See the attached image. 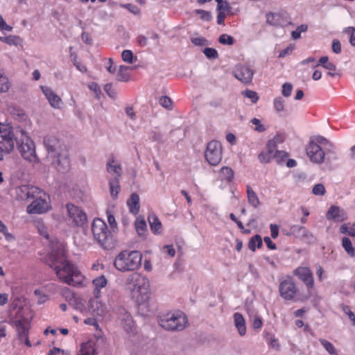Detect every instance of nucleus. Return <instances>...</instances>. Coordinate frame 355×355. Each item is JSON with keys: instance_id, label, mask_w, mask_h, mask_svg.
I'll return each mask as SVG.
<instances>
[{"instance_id": "1", "label": "nucleus", "mask_w": 355, "mask_h": 355, "mask_svg": "<svg viewBox=\"0 0 355 355\" xmlns=\"http://www.w3.org/2000/svg\"><path fill=\"white\" fill-rule=\"evenodd\" d=\"M42 260L53 270L59 280L71 286L83 283L84 275L67 259L65 245L57 240L50 241L49 252Z\"/></svg>"}, {"instance_id": "2", "label": "nucleus", "mask_w": 355, "mask_h": 355, "mask_svg": "<svg viewBox=\"0 0 355 355\" xmlns=\"http://www.w3.org/2000/svg\"><path fill=\"white\" fill-rule=\"evenodd\" d=\"M17 192L21 200L33 199L32 203L27 207L28 213L43 214L49 209V196L39 187L22 185L17 189Z\"/></svg>"}, {"instance_id": "3", "label": "nucleus", "mask_w": 355, "mask_h": 355, "mask_svg": "<svg viewBox=\"0 0 355 355\" xmlns=\"http://www.w3.org/2000/svg\"><path fill=\"white\" fill-rule=\"evenodd\" d=\"M44 145L48 152V157L54 158L52 164L58 171L64 173L69 168V159L61 141L54 135H48L44 138Z\"/></svg>"}, {"instance_id": "4", "label": "nucleus", "mask_w": 355, "mask_h": 355, "mask_svg": "<svg viewBox=\"0 0 355 355\" xmlns=\"http://www.w3.org/2000/svg\"><path fill=\"white\" fill-rule=\"evenodd\" d=\"M125 288L137 302L142 303L150 297V282L144 275L139 272L130 274L125 279Z\"/></svg>"}, {"instance_id": "5", "label": "nucleus", "mask_w": 355, "mask_h": 355, "mask_svg": "<svg viewBox=\"0 0 355 355\" xmlns=\"http://www.w3.org/2000/svg\"><path fill=\"white\" fill-rule=\"evenodd\" d=\"M143 255L137 250H125L119 252L114 261V268L121 272H133L141 266Z\"/></svg>"}, {"instance_id": "6", "label": "nucleus", "mask_w": 355, "mask_h": 355, "mask_svg": "<svg viewBox=\"0 0 355 355\" xmlns=\"http://www.w3.org/2000/svg\"><path fill=\"white\" fill-rule=\"evenodd\" d=\"M332 145L322 136L311 137L306 148V152L310 161L315 164H322L325 155L331 151Z\"/></svg>"}, {"instance_id": "7", "label": "nucleus", "mask_w": 355, "mask_h": 355, "mask_svg": "<svg viewBox=\"0 0 355 355\" xmlns=\"http://www.w3.org/2000/svg\"><path fill=\"white\" fill-rule=\"evenodd\" d=\"M158 323L165 330L178 331L186 327L188 320L182 311H173L161 313L158 316Z\"/></svg>"}, {"instance_id": "8", "label": "nucleus", "mask_w": 355, "mask_h": 355, "mask_svg": "<svg viewBox=\"0 0 355 355\" xmlns=\"http://www.w3.org/2000/svg\"><path fill=\"white\" fill-rule=\"evenodd\" d=\"M92 231L94 239L105 250L114 248V243L112 233L108 230L106 223L99 218L93 220Z\"/></svg>"}, {"instance_id": "9", "label": "nucleus", "mask_w": 355, "mask_h": 355, "mask_svg": "<svg viewBox=\"0 0 355 355\" xmlns=\"http://www.w3.org/2000/svg\"><path fill=\"white\" fill-rule=\"evenodd\" d=\"M15 138L12 126L8 123L0 122V148L10 153L15 148Z\"/></svg>"}, {"instance_id": "10", "label": "nucleus", "mask_w": 355, "mask_h": 355, "mask_svg": "<svg viewBox=\"0 0 355 355\" xmlns=\"http://www.w3.org/2000/svg\"><path fill=\"white\" fill-rule=\"evenodd\" d=\"M21 143L18 145V149L23 158L30 162H37L38 159L35 154V144L27 133L21 130Z\"/></svg>"}, {"instance_id": "11", "label": "nucleus", "mask_w": 355, "mask_h": 355, "mask_svg": "<svg viewBox=\"0 0 355 355\" xmlns=\"http://www.w3.org/2000/svg\"><path fill=\"white\" fill-rule=\"evenodd\" d=\"M223 157V147L221 144L216 141H209L205 151V160L211 166H217Z\"/></svg>"}, {"instance_id": "12", "label": "nucleus", "mask_w": 355, "mask_h": 355, "mask_svg": "<svg viewBox=\"0 0 355 355\" xmlns=\"http://www.w3.org/2000/svg\"><path fill=\"white\" fill-rule=\"evenodd\" d=\"M279 295L285 300H293L297 293L294 279L291 276H286L279 279Z\"/></svg>"}, {"instance_id": "13", "label": "nucleus", "mask_w": 355, "mask_h": 355, "mask_svg": "<svg viewBox=\"0 0 355 355\" xmlns=\"http://www.w3.org/2000/svg\"><path fill=\"white\" fill-rule=\"evenodd\" d=\"M89 313L93 317L103 318L108 312L107 306L101 299V295H94L88 302Z\"/></svg>"}, {"instance_id": "14", "label": "nucleus", "mask_w": 355, "mask_h": 355, "mask_svg": "<svg viewBox=\"0 0 355 355\" xmlns=\"http://www.w3.org/2000/svg\"><path fill=\"white\" fill-rule=\"evenodd\" d=\"M12 322L17 329L19 340L24 342L27 347H31L32 345L28 337L31 324L30 318H21L13 320Z\"/></svg>"}, {"instance_id": "15", "label": "nucleus", "mask_w": 355, "mask_h": 355, "mask_svg": "<svg viewBox=\"0 0 355 355\" xmlns=\"http://www.w3.org/2000/svg\"><path fill=\"white\" fill-rule=\"evenodd\" d=\"M232 73L243 84H250L252 80L254 71L249 65L239 63L235 65Z\"/></svg>"}, {"instance_id": "16", "label": "nucleus", "mask_w": 355, "mask_h": 355, "mask_svg": "<svg viewBox=\"0 0 355 355\" xmlns=\"http://www.w3.org/2000/svg\"><path fill=\"white\" fill-rule=\"evenodd\" d=\"M67 209L69 219L76 226H82L87 222V216L78 207L67 204Z\"/></svg>"}, {"instance_id": "17", "label": "nucleus", "mask_w": 355, "mask_h": 355, "mask_svg": "<svg viewBox=\"0 0 355 355\" xmlns=\"http://www.w3.org/2000/svg\"><path fill=\"white\" fill-rule=\"evenodd\" d=\"M293 274L306 286L308 290L313 288L314 279L313 273L308 267H298L294 270Z\"/></svg>"}, {"instance_id": "18", "label": "nucleus", "mask_w": 355, "mask_h": 355, "mask_svg": "<svg viewBox=\"0 0 355 355\" xmlns=\"http://www.w3.org/2000/svg\"><path fill=\"white\" fill-rule=\"evenodd\" d=\"M40 88L51 106L54 109H60L62 105L61 98L47 86H41Z\"/></svg>"}, {"instance_id": "19", "label": "nucleus", "mask_w": 355, "mask_h": 355, "mask_svg": "<svg viewBox=\"0 0 355 355\" xmlns=\"http://www.w3.org/2000/svg\"><path fill=\"white\" fill-rule=\"evenodd\" d=\"M268 24L275 26H284L288 24L286 14L283 12H270L266 15Z\"/></svg>"}, {"instance_id": "20", "label": "nucleus", "mask_w": 355, "mask_h": 355, "mask_svg": "<svg viewBox=\"0 0 355 355\" xmlns=\"http://www.w3.org/2000/svg\"><path fill=\"white\" fill-rule=\"evenodd\" d=\"M106 170L108 173L114 176L113 178H119L122 174V168L118 160L113 155L109 157L107 164Z\"/></svg>"}, {"instance_id": "21", "label": "nucleus", "mask_w": 355, "mask_h": 355, "mask_svg": "<svg viewBox=\"0 0 355 355\" xmlns=\"http://www.w3.org/2000/svg\"><path fill=\"white\" fill-rule=\"evenodd\" d=\"M327 218L335 222H343L347 218L345 211L338 206L332 205L327 213Z\"/></svg>"}, {"instance_id": "22", "label": "nucleus", "mask_w": 355, "mask_h": 355, "mask_svg": "<svg viewBox=\"0 0 355 355\" xmlns=\"http://www.w3.org/2000/svg\"><path fill=\"white\" fill-rule=\"evenodd\" d=\"M139 195L136 193H133L127 200V205L129 208V211L134 215L137 214L139 211Z\"/></svg>"}, {"instance_id": "23", "label": "nucleus", "mask_w": 355, "mask_h": 355, "mask_svg": "<svg viewBox=\"0 0 355 355\" xmlns=\"http://www.w3.org/2000/svg\"><path fill=\"white\" fill-rule=\"evenodd\" d=\"M234 325L236 327L240 336H243L246 334L245 320L240 313H235L234 314Z\"/></svg>"}, {"instance_id": "24", "label": "nucleus", "mask_w": 355, "mask_h": 355, "mask_svg": "<svg viewBox=\"0 0 355 355\" xmlns=\"http://www.w3.org/2000/svg\"><path fill=\"white\" fill-rule=\"evenodd\" d=\"M148 220L152 232L155 234H160L162 233V223L155 214H149Z\"/></svg>"}, {"instance_id": "25", "label": "nucleus", "mask_w": 355, "mask_h": 355, "mask_svg": "<svg viewBox=\"0 0 355 355\" xmlns=\"http://www.w3.org/2000/svg\"><path fill=\"white\" fill-rule=\"evenodd\" d=\"M107 284V280L104 275L98 276L92 280V284L94 287L93 295H101V290L105 287Z\"/></svg>"}, {"instance_id": "26", "label": "nucleus", "mask_w": 355, "mask_h": 355, "mask_svg": "<svg viewBox=\"0 0 355 355\" xmlns=\"http://www.w3.org/2000/svg\"><path fill=\"white\" fill-rule=\"evenodd\" d=\"M246 193L248 203L253 207L257 208L260 205V201L257 193L250 185L246 186Z\"/></svg>"}, {"instance_id": "27", "label": "nucleus", "mask_w": 355, "mask_h": 355, "mask_svg": "<svg viewBox=\"0 0 355 355\" xmlns=\"http://www.w3.org/2000/svg\"><path fill=\"white\" fill-rule=\"evenodd\" d=\"M121 320V324L124 330L128 333H133L135 330V324L131 315L127 312H125Z\"/></svg>"}, {"instance_id": "28", "label": "nucleus", "mask_w": 355, "mask_h": 355, "mask_svg": "<svg viewBox=\"0 0 355 355\" xmlns=\"http://www.w3.org/2000/svg\"><path fill=\"white\" fill-rule=\"evenodd\" d=\"M234 173L232 168L223 166L219 171V179L227 182H231L234 178Z\"/></svg>"}, {"instance_id": "29", "label": "nucleus", "mask_w": 355, "mask_h": 355, "mask_svg": "<svg viewBox=\"0 0 355 355\" xmlns=\"http://www.w3.org/2000/svg\"><path fill=\"white\" fill-rule=\"evenodd\" d=\"M130 67L124 65L119 67L116 79L121 82H127L129 80L130 75L129 73Z\"/></svg>"}, {"instance_id": "30", "label": "nucleus", "mask_w": 355, "mask_h": 355, "mask_svg": "<svg viewBox=\"0 0 355 355\" xmlns=\"http://www.w3.org/2000/svg\"><path fill=\"white\" fill-rule=\"evenodd\" d=\"M265 339L270 348H272L276 351H279L280 349V345L279 341L273 334L270 332H265Z\"/></svg>"}, {"instance_id": "31", "label": "nucleus", "mask_w": 355, "mask_h": 355, "mask_svg": "<svg viewBox=\"0 0 355 355\" xmlns=\"http://www.w3.org/2000/svg\"><path fill=\"white\" fill-rule=\"evenodd\" d=\"M110 191L113 198H116L121 190L119 185V178H112L109 181Z\"/></svg>"}, {"instance_id": "32", "label": "nucleus", "mask_w": 355, "mask_h": 355, "mask_svg": "<svg viewBox=\"0 0 355 355\" xmlns=\"http://www.w3.org/2000/svg\"><path fill=\"white\" fill-rule=\"evenodd\" d=\"M95 352L94 344L92 342H87L81 345L78 355H94Z\"/></svg>"}, {"instance_id": "33", "label": "nucleus", "mask_w": 355, "mask_h": 355, "mask_svg": "<svg viewBox=\"0 0 355 355\" xmlns=\"http://www.w3.org/2000/svg\"><path fill=\"white\" fill-rule=\"evenodd\" d=\"M261 246L262 239L259 234L252 236L248 243V248L252 251H255L256 248H260Z\"/></svg>"}, {"instance_id": "34", "label": "nucleus", "mask_w": 355, "mask_h": 355, "mask_svg": "<svg viewBox=\"0 0 355 355\" xmlns=\"http://www.w3.org/2000/svg\"><path fill=\"white\" fill-rule=\"evenodd\" d=\"M0 41L8 44L10 46H17L20 44L21 40L19 36L9 35L7 37H0Z\"/></svg>"}, {"instance_id": "35", "label": "nucleus", "mask_w": 355, "mask_h": 355, "mask_svg": "<svg viewBox=\"0 0 355 355\" xmlns=\"http://www.w3.org/2000/svg\"><path fill=\"white\" fill-rule=\"evenodd\" d=\"M319 341L330 355H338V351L331 343L323 338L319 339Z\"/></svg>"}, {"instance_id": "36", "label": "nucleus", "mask_w": 355, "mask_h": 355, "mask_svg": "<svg viewBox=\"0 0 355 355\" xmlns=\"http://www.w3.org/2000/svg\"><path fill=\"white\" fill-rule=\"evenodd\" d=\"M135 226L136 231L137 234L140 236H143L145 235L146 230H147V226L145 220L144 219H137L136 220L135 223Z\"/></svg>"}, {"instance_id": "37", "label": "nucleus", "mask_w": 355, "mask_h": 355, "mask_svg": "<svg viewBox=\"0 0 355 355\" xmlns=\"http://www.w3.org/2000/svg\"><path fill=\"white\" fill-rule=\"evenodd\" d=\"M342 245L347 253L351 256H355V250L352 246L350 239L347 237H344L342 240Z\"/></svg>"}, {"instance_id": "38", "label": "nucleus", "mask_w": 355, "mask_h": 355, "mask_svg": "<svg viewBox=\"0 0 355 355\" xmlns=\"http://www.w3.org/2000/svg\"><path fill=\"white\" fill-rule=\"evenodd\" d=\"M342 234H347L350 236H355V223L353 224H343L340 227Z\"/></svg>"}, {"instance_id": "39", "label": "nucleus", "mask_w": 355, "mask_h": 355, "mask_svg": "<svg viewBox=\"0 0 355 355\" xmlns=\"http://www.w3.org/2000/svg\"><path fill=\"white\" fill-rule=\"evenodd\" d=\"M250 318L252 323V327L254 329H259L261 328L263 325L262 319L257 313H250Z\"/></svg>"}, {"instance_id": "40", "label": "nucleus", "mask_w": 355, "mask_h": 355, "mask_svg": "<svg viewBox=\"0 0 355 355\" xmlns=\"http://www.w3.org/2000/svg\"><path fill=\"white\" fill-rule=\"evenodd\" d=\"M121 58L123 62L128 64H132L137 60V58L134 57L132 51L128 49L122 51Z\"/></svg>"}, {"instance_id": "41", "label": "nucleus", "mask_w": 355, "mask_h": 355, "mask_svg": "<svg viewBox=\"0 0 355 355\" xmlns=\"http://www.w3.org/2000/svg\"><path fill=\"white\" fill-rule=\"evenodd\" d=\"M10 88L8 78L0 71V92H7Z\"/></svg>"}, {"instance_id": "42", "label": "nucleus", "mask_w": 355, "mask_h": 355, "mask_svg": "<svg viewBox=\"0 0 355 355\" xmlns=\"http://www.w3.org/2000/svg\"><path fill=\"white\" fill-rule=\"evenodd\" d=\"M285 101L281 96H277L273 100V106L277 112H280L284 110Z\"/></svg>"}, {"instance_id": "43", "label": "nucleus", "mask_w": 355, "mask_h": 355, "mask_svg": "<svg viewBox=\"0 0 355 355\" xmlns=\"http://www.w3.org/2000/svg\"><path fill=\"white\" fill-rule=\"evenodd\" d=\"M241 94L243 97L250 99L252 103H257L259 100L258 94L252 90L246 89L243 91Z\"/></svg>"}, {"instance_id": "44", "label": "nucleus", "mask_w": 355, "mask_h": 355, "mask_svg": "<svg viewBox=\"0 0 355 355\" xmlns=\"http://www.w3.org/2000/svg\"><path fill=\"white\" fill-rule=\"evenodd\" d=\"M288 157V153L284 150H276L273 155V158L275 159L278 164H282L286 159Z\"/></svg>"}, {"instance_id": "45", "label": "nucleus", "mask_w": 355, "mask_h": 355, "mask_svg": "<svg viewBox=\"0 0 355 355\" xmlns=\"http://www.w3.org/2000/svg\"><path fill=\"white\" fill-rule=\"evenodd\" d=\"M308 26L306 24H302L297 27V28L291 33L292 37L294 40H297L301 37V33L307 31Z\"/></svg>"}, {"instance_id": "46", "label": "nucleus", "mask_w": 355, "mask_h": 355, "mask_svg": "<svg viewBox=\"0 0 355 355\" xmlns=\"http://www.w3.org/2000/svg\"><path fill=\"white\" fill-rule=\"evenodd\" d=\"M159 103L164 108L171 110L173 108L171 99L166 96H161L159 99Z\"/></svg>"}, {"instance_id": "47", "label": "nucleus", "mask_w": 355, "mask_h": 355, "mask_svg": "<svg viewBox=\"0 0 355 355\" xmlns=\"http://www.w3.org/2000/svg\"><path fill=\"white\" fill-rule=\"evenodd\" d=\"M218 42L224 45H232L234 42V40L229 35L222 34L218 38Z\"/></svg>"}, {"instance_id": "48", "label": "nucleus", "mask_w": 355, "mask_h": 355, "mask_svg": "<svg viewBox=\"0 0 355 355\" xmlns=\"http://www.w3.org/2000/svg\"><path fill=\"white\" fill-rule=\"evenodd\" d=\"M203 53L209 59H216L218 57V53L215 49L206 47L203 50Z\"/></svg>"}, {"instance_id": "49", "label": "nucleus", "mask_w": 355, "mask_h": 355, "mask_svg": "<svg viewBox=\"0 0 355 355\" xmlns=\"http://www.w3.org/2000/svg\"><path fill=\"white\" fill-rule=\"evenodd\" d=\"M312 193L315 196H324L326 193V189L322 184H316L313 186Z\"/></svg>"}, {"instance_id": "50", "label": "nucleus", "mask_w": 355, "mask_h": 355, "mask_svg": "<svg viewBox=\"0 0 355 355\" xmlns=\"http://www.w3.org/2000/svg\"><path fill=\"white\" fill-rule=\"evenodd\" d=\"M71 61L73 62V65L76 67V69L80 71V72H86L87 71V67L81 64L80 62H78L77 60V56L76 55H73V54H71Z\"/></svg>"}, {"instance_id": "51", "label": "nucleus", "mask_w": 355, "mask_h": 355, "mask_svg": "<svg viewBox=\"0 0 355 355\" xmlns=\"http://www.w3.org/2000/svg\"><path fill=\"white\" fill-rule=\"evenodd\" d=\"M343 32L349 35L351 45L355 46V28L349 26L344 29Z\"/></svg>"}, {"instance_id": "52", "label": "nucleus", "mask_w": 355, "mask_h": 355, "mask_svg": "<svg viewBox=\"0 0 355 355\" xmlns=\"http://www.w3.org/2000/svg\"><path fill=\"white\" fill-rule=\"evenodd\" d=\"M292 231L293 233H298L300 235H302L304 237L308 236V235L310 234L306 227L299 225L293 226L292 227Z\"/></svg>"}, {"instance_id": "53", "label": "nucleus", "mask_w": 355, "mask_h": 355, "mask_svg": "<svg viewBox=\"0 0 355 355\" xmlns=\"http://www.w3.org/2000/svg\"><path fill=\"white\" fill-rule=\"evenodd\" d=\"M104 66L107 71L112 74H114L116 71V67L114 64L112 58L107 59L104 63Z\"/></svg>"}, {"instance_id": "54", "label": "nucleus", "mask_w": 355, "mask_h": 355, "mask_svg": "<svg viewBox=\"0 0 355 355\" xmlns=\"http://www.w3.org/2000/svg\"><path fill=\"white\" fill-rule=\"evenodd\" d=\"M104 90L110 98L113 99H115L116 98L117 94L116 90L113 88L112 84H106L105 85Z\"/></svg>"}, {"instance_id": "55", "label": "nucleus", "mask_w": 355, "mask_h": 355, "mask_svg": "<svg viewBox=\"0 0 355 355\" xmlns=\"http://www.w3.org/2000/svg\"><path fill=\"white\" fill-rule=\"evenodd\" d=\"M34 293L37 297L38 304L44 303L49 298L48 295L44 293L41 290L37 289L35 291Z\"/></svg>"}, {"instance_id": "56", "label": "nucleus", "mask_w": 355, "mask_h": 355, "mask_svg": "<svg viewBox=\"0 0 355 355\" xmlns=\"http://www.w3.org/2000/svg\"><path fill=\"white\" fill-rule=\"evenodd\" d=\"M37 227L38 230V232L41 236H42L46 239H49V235L48 233V230L46 227L44 226V225L42 223H38L37 225Z\"/></svg>"}, {"instance_id": "57", "label": "nucleus", "mask_w": 355, "mask_h": 355, "mask_svg": "<svg viewBox=\"0 0 355 355\" xmlns=\"http://www.w3.org/2000/svg\"><path fill=\"white\" fill-rule=\"evenodd\" d=\"M293 86L291 83H286L282 85V94L285 97H289L291 95Z\"/></svg>"}, {"instance_id": "58", "label": "nucleus", "mask_w": 355, "mask_h": 355, "mask_svg": "<svg viewBox=\"0 0 355 355\" xmlns=\"http://www.w3.org/2000/svg\"><path fill=\"white\" fill-rule=\"evenodd\" d=\"M191 41L196 46H205L208 44V41L202 36L192 37Z\"/></svg>"}, {"instance_id": "59", "label": "nucleus", "mask_w": 355, "mask_h": 355, "mask_svg": "<svg viewBox=\"0 0 355 355\" xmlns=\"http://www.w3.org/2000/svg\"><path fill=\"white\" fill-rule=\"evenodd\" d=\"M273 158V155L268 151L262 152L259 155V159L261 162L268 163Z\"/></svg>"}, {"instance_id": "60", "label": "nucleus", "mask_w": 355, "mask_h": 355, "mask_svg": "<svg viewBox=\"0 0 355 355\" xmlns=\"http://www.w3.org/2000/svg\"><path fill=\"white\" fill-rule=\"evenodd\" d=\"M196 13L198 14L200 19L204 21H209L211 18L209 12L203 10H196Z\"/></svg>"}, {"instance_id": "61", "label": "nucleus", "mask_w": 355, "mask_h": 355, "mask_svg": "<svg viewBox=\"0 0 355 355\" xmlns=\"http://www.w3.org/2000/svg\"><path fill=\"white\" fill-rule=\"evenodd\" d=\"M295 48V46L294 44H290L286 48H285L282 51H280V53L279 54V58H284V57H286L287 55H289L293 51Z\"/></svg>"}, {"instance_id": "62", "label": "nucleus", "mask_w": 355, "mask_h": 355, "mask_svg": "<svg viewBox=\"0 0 355 355\" xmlns=\"http://www.w3.org/2000/svg\"><path fill=\"white\" fill-rule=\"evenodd\" d=\"M332 51L336 54L341 53V43L338 39H334L331 45Z\"/></svg>"}, {"instance_id": "63", "label": "nucleus", "mask_w": 355, "mask_h": 355, "mask_svg": "<svg viewBox=\"0 0 355 355\" xmlns=\"http://www.w3.org/2000/svg\"><path fill=\"white\" fill-rule=\"evenodd\" d=\"M251 123L255 125V130L256 131H258L259 132H263L266 130V128L264 127L263 125H262L261 123V121L259 119H257V118H253L252 120H251Z\"/></svg>"}, {"instance_id": "64", "label": "nucleus", "mask_w": 355, "mask_h": 355, "mask_svg": "<svg viewBox=\"0 0 355 355\" xmlns=\"http://www.w3.org/2000/svg\"><path fill=\"white\" fill-rule=\"evenodd\" d=\"M276 150H278L277 146L275 144V141L269 140L266 145V151L274 155Z\"/></svg>"}]
</instances>
